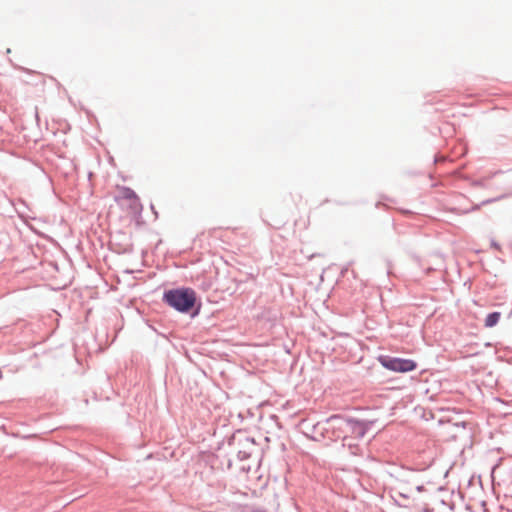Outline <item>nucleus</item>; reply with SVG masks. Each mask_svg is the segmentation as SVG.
<instances>
[{"label": "nucleus", "instance_id": "423d86ee", "mask_svg": "<svg viewBox=\"0 0 512 512\" xmlns=\"http://www.w3.org/2000/svg\"><path fill=\"white\" fill-rule=\"evenodd\" d=\"M349 424L352 426L353 430L358 434V436L364 435V428L360 422L349 421Z\"/></svg>", "mask_w": 512, "mask_h": 512}, {"label": "nucleus", "instance_id": "f257e3e1", "mask_svg": "<svg viewBox=\"0 0 512 512\" xmlns=\"http://www.w3.org/2000/svg\"><path fill=\"white\" fill-rule=\"evenodd\" d=\"M164 300L180 312H188L195 304L196 294L192 289H174L164 294Z\"/></svg>", "mask_w": 512, "mask_h": 512}, {"label": "nucleus", "instance_id": "0eeeda50", "mask_svg": "<svg viewBox=\"0 0 512 512\" xmlns=\"http://www.w3.org/2000/svg\"><path fill=\"white\" fill-rule=\"evenodd\" d=\"M20 69H21V70H23V71H25V72H27V73H34L33 71H31V70H29V69H26V68H23V67H21Z\"/></svg>", "mask_w": 512, "mask_h": 512}, {"label": "nucleus", "instance_id": "39448f33", "mask_svg": "<svg viewBox=\"0 0 512 512\" xmlns=\"http://www.w3.org/2000/svg\"><path fill=\"white\" fill-rule=\"evenodd\" d=\"M501 318L500 312H492L488 314L485 318L484 325L486 328H492L495 325L498 324L499 320Z\"/></svg>", "mask_w": 512, "mask_h": 512}, {"label": "nucleus", "instance_id": "7ed1b4c3", "mask_svg": "<svg viewBox=\"0 0 512 512\" xmlns=\"http://www.w3.org/2000/svg\"><path fill=\"white\" fill-rule=\"evenodd\" d=\"M382 365L395 372H409L416 369L417 364L411 359H401V358H382Z\"/></svg>", "mask_w": 512, "mask_h": 512}, {"label": "nucleus", "instance_id": "20e7f679", "mask_svg": "<svg viewBox=\"0 0 512 512\" xmlns=\"http://www.w3.org/2000/svg\"><path fill=\"white\" fill-rule=\"evenodd\" d=\"M319 422L316 418H303L298 427L300 431L311 439H317L323 435L322 429L319 428Z\"/></svg>", "mask_w": 512, "mask_h": 512}, {"label": "nucleus", "instance_id": "f03ea898", "mask_svg": "<svg viewBox=\"0 0 512 512\" xmlns=\"http://www.w3.org/2000/svg\"><path fill=\"white\" fill-rule=\"evenodd\" d=\"M115 201L123 208L129 209L132 213H138L142 209L138 196L133 190L127 187L118 188Z\"/></svg>", "mask_w": 512, "mask_h": 512}]
</instances>
